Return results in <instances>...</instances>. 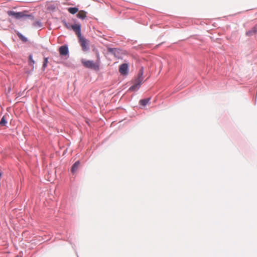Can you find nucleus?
I'll list each match as a JSON object with an SVG mask.
<instances>
[{
  "mask_svg": "<svg viewBox=\"0 0 257 257\" xmlns=\"http://www.w3.org/2000/svg\"><path fill=\"white\" fill-rule=\"evenodd\" d=\"M18 37H19V38L23 42H27V39L24 36H23L22 34H21V33H18Z\"/></svg>",
  "mask_w": 257,
  "mask_h": 257,
  "instance_id": "14",
  "label": "nucleus"
},
{
  "mask_svg": "<svg viewBox=\"0 0 257 257\" xmlns=\"http://www.w3.org/2000/svg\"><path fill=\"white\" fill-rule=\"evenodd\" d=\"M71 29H72L74 31V32L75 33L76 35L78 37L81 36V25L80 24H76L75 25H73Z\"/></svg>",
  "mask_w": 257,
  "mask_h": 257,
  "instance_id": "6",
  "label": "nucleus"
},
{
  "mask_svg": "<svg viewBox=\"0 0 257 257\" xmlns=\"http://www.w3.org/2000/svg\"><path fill=\"white\" fill-rule=\"evenodd\" d=\"M150 98H146L141 99L139 101V103L140 105L143 106H146L150 101Z\"/></svg>",
  "mask_w": 257,
  "mask_h": 257,
  "instance_id": "11",
  "label": "nucleus"
},
{
  "mask_svg": "<svg viewBox=\"0 0 257 257\" xmlns=\"http://www.w3.org/2000/svg\"><path fill=\"white\" fill-rule=\"evenodd\" d=\"M2 176V174L0 173V177H1Z\"/></svg>",
  "mask_w": 257,
  "mask_h": 257,
  "instance_id": "19",
  "label": "nucleus"
},
{
  "mask_svg": "<svg viewBox=\"0 0 257 257\" xmlns=\"http://www.w3.org/2000/svg\"><path fill=\"white\" fill-rule=\"evenodd\" d=\"M29 64L30 65H33L35 64V61L33 59V57H32V55H30L29 56Z\"/></svg>",
  "mask_w": 257,
  "mask_h": 257,
  "instance_id": "16",
  "label": "nucleus"
},
{
  "mask_svg": "<svg viewBox=\"0 0 257 257\" xmlns=\"http://www.w3.org/2000/svg\"><path fill=\"white\" fill-rule=\"evenodd\" d=\"M8 14L10 16L14 17L17 19H19L24 17H31V15L25 14V12H15L14 11H8Z\"/></svg>",
  "mask_w": 257,
  "mask_h": 257,
  "instance_id": "3",
  "label": "nucleus"
},
{
  "mask_svg": "<svg viewBox=\"0 0 257 257\" xmlns=\"http://www.w3.org/2000/svg\"><path fill=\"white\" fill-rule=\"evenodd\" d=\"M128 65L126 63L120 65L119 67V72L121 75H126L128 73Z\"/></svg>",
  "mask_w": 257,
  "mask_h": 257,
  "instance_id": "5",
  "label": "nucleus"
},
{
  "mask_svg": "<svg viewBox=\"0 0 257 257\" xmlns=\"http://www.w3.org/2000/svg\"><path fill=\"white\" fill-rule=\"evenodd\" d=\"M81 62L84 66L86 68L89 69H93L94 70L99 69V65L95 63L93 61L86 60L82 59Z\"/></svg>",
  "mask_w": 257,
  "mask_h": 257,
  "instance_id": "2",
  "label": "nucleus"
},
{
  "mask_svg": "<svg viewBox=\"0 0 257 257\" xmlns=\"http://www.w3.org/2000/svg\"><path fill=\"white\" fill-rule=\"evenodd\" d=\"M64 25L65 27L68 30H70L72 29V27L73 26V25H71L69 23H67L66 22H64Z\"/></svg>",
  "mask_w": 257,
  "mask_h": 257,
  "instance_id": "15",
  "label": "nucleus"
},
{
  "mask_svg": "<svg viewBox=\"0 0 257 257\" xmlns=\"http://www.w3.org/2000/svg\"><path fill=\"white\" fill-rule=\"evenodd\" d=\"M7 123V121L6 119V116L4 115V116H3V117H2V118L1 119V120L0 121V126H5Z\"/></svg>",
  "mask_w": 257,
  "mask_h": 257,
  "instance_id": "13",
  "label": "nucleus"
},
{
  "mask_svg": "<svg viewBox=\"0 0 257 257\" xmlns=\"http://www.w3.org/2000/svg\"><path fill=\"white\" fill-rule=\"evenodd\" d=\"M86 13L84 11H80L78 12L77 15V18L81 19H84L86 17Z\"/></svg>",
  "mask_w": 257,
  "mask_h": 257,
  "instance_id": "10",
  "label": "nucleus"
},
{
  "mask_svg": "<svg viewBox=\"0 0 257 257\" xmlns=\"http://www.w3.org/2000/svg\"><path fill=\"white\" fill-rule=\"evenodd\" d=\"M68 12L71 14H75L77 12H78V9L75 7L74 8H69L68 9Z\"/></svg>",
  "mask_w": 257,
  "mask_h": 257,
  "instance_id": "12",
  "label": "nucleus"
},
{
  "mask_svg": "<svg viewBox=\"0 0 257 257\" xmlns=\"http://www.w3.org/2000/svg\"><path fill=\"white\" fill-rule=\"evenodd\" d=\"M143 71L142 68L140 70V72L138 74V78L135 80V84L130 88V90L132 91H134L138 90L141 84L142 83L143 81Z\"/></svg>",
  "mask_w": 257,
  "mask_h": 257,
  "instance_id": "1",
  "label": "nucleus"
},
{
  "mask_svg": "<svg viewBox=\"0 0 257 257\" xmlns=\"http://www.w3.org/2000/svg\"><path fill=\"white\" fill-rule=\"evenodd\" d=\"M34 25L35 26H39V27H41V24L39 22H35L34 23Z\"/></svg>",
  "mask_w": 257,
  "mask_h": 257,
  "instance_id": "18",
  "label": "nucleus"
},
{
  "mask_svg": "<svg viewBox=\"0 0 257 257\" xmlns=\"http://www.w3.org/2000/svg\"><path fill=\"white\" fill-rule=\"evenodd\" d=\"M80 165V162L79 161H76L72 166L71 171V172L74 173L78 170Z\"/></svg>",
  "mask_w": 257,
  "mask_h": 257,
  "instance_id": "9",
  "label": "nucleus"
},
{
  "mask_svg": "<svg viewBox=\"0 0 257 257\" xmlns=\"http://www.w3.org/2000/svg\"><path fill=\"white\" fill-rule=\"evenodd\" d=\"M48 62V59L47 58H45L43 64V68L45 69L47 67V63Z\"/></svg>",
  "mask_w": 257,
  "mask_h": 257,
  "instance_id": "17",
  "label": "nucleus"
},
{
  "mask_svg": "<svg viewBox=\"0 0 257 257\" xmlns=\"http://www.w3.org/2000/svg\"><path fill=\"white\" fill-rule=\"evenodd\" d=\"M79 40V42L80 43V46L82 47V49L83 51H87L89 50V41L83 38L82 36L78 37Z\"/></svg>",
  "mask_w": 257,
  "mask_h": 257,
  "instance_id": "4",
  "label": "nucleus"
},
{
  "mask_svg": "<svg viewBox=\"0 0 257 257\" xmlns=\"http://www.w3.org/2000/svg\"><path fill=\"white\" fill-rule=\"evenodd\" d=\"M257 33V24L252 28L251 30L246 32V35L251 36Z\"/></svg>",
  "mask_w": 257,
  "mask_h": 257,
  "instance_id": "8",
  "label": "nucleus"
},
{
  "mask_svg": "<svg viewBox=\"0 0 257 257\" xmlns=\"http://www.w3.org/2000/svg\"><path fill=\"white\" fill-rule=\"evenodd\" d=\"M60 55L65 56L68 53V48L66 46H62L59 48Z\"/></svg>",
  "mask_w": 257,
  "mask_h": 257,
  "instance_id": "7",
  "label": "nucleus"
}]
</instances>
